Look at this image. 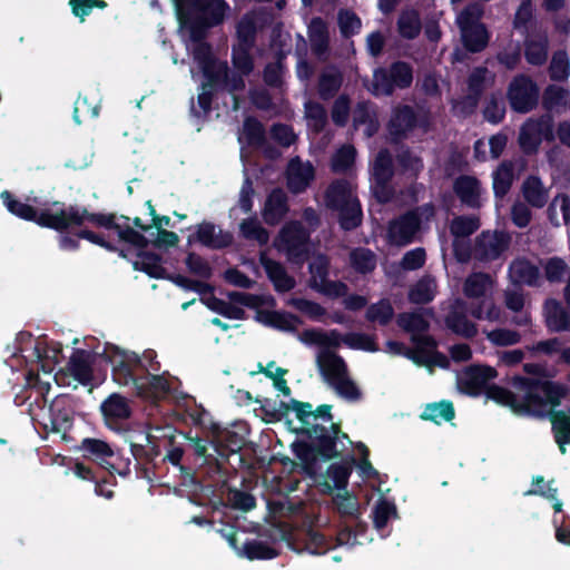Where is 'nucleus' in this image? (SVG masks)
Returning <instances> with one entry per match:
<instances>
[{
    "label": "nucleus",
    "mask_w": 570,
    "mask_h": 570,
    "mask_svg": "<svg viewBox=\"0 0 570 570\" xmlns=\"http://www.w3.org/2000/svg\"><path fill=\"white\" fill-rule=\"evenodd\" d=\"M511 385L517 392L522 393L521 397L497 384H490L484 393L489 400L510 407L517 415L524 416H543L547 405H560L561 400L569 393L564 384L542 377L515 375Z\"/></svg>",
    "instance_id": "obj_1"
},
{
    "label": "nucleus",
    "mask_w": 570,
    "mask_h": 570,
    "mask_svg": "<svg viewBox=\"0 0 570 570\" xmlns=\"http://www.w3.org/2000/svg\"><path fill=\"white\" fill-rule=\"evenodd\" d=\"M297 433L305 435L309 441L293 442L292 451L299 460L303 472L308 478L316 479L320 476L318 460L327 462L341 456L342 450L337 449L341 424L332 422L330 428L313 424L309 428H302Z\"/></svg>",
    "instance_id": "obj_2"
},
{
    "label": "nucleus",
    "mask_w": 570,
    "mask_h": 570,
    "mask_svg": "<svg viewBox=\"0 0 570 570\" xmlns=\"http://www.w3.org/2000/svg\"><path fill=\"white\" fill-rule=\"evenodd\" d=\"M0 198L9 213L23 220L33 222L40 227L59 233L73 227L70 216L71 213L78 209V205L66 206L65 203L56 200L51 204V207L38 210L33 206L14 198L9 190H3Z\"/></svg>",
    "instance_id": "obj_3"
},
{
    "label": "nucleus",
    "mask_w": 570,
    "mask_h": 570,
    "mask_svg": "<svg viewBox=\"0 0 570 570\" xmlns=\"http://www.w3.org/2000/svg\"><path fill=\"white\" fill-rule=\"evenodd\" d=\"M73 227H88L91 225L97 228L106 230H114L117 233L120 242L129 244L138 250L146 249L149 245L148 238L140 232L129 226L130 218L125 215L119 217L115 213H100L89 212L85 206H79L70 216Z\"/></svg>",
    "instance_id": "obj_4"
},
{
    "label": "nucleus",
    "mask_w": 570,
    "mask_h": 570,
    "mask_svg": "<svg viewBox=\"0 0 570 570\" xmlns=\"http://www.w3.org/2000/svg\"><path fill=\"white\" fill-rule=\"evenodd\" d=\"M19 338V352L26 363L30 364L26 380L27 384L31 386L39 381L40 371L50 374L55 370L61 348L49 346L46 336L33 340L28 332H21Z\"/></svg>",
    "instance_id": "obj_5"
},
{
    "label": "nucleus",
    "mask_w": 570,
    "mask_h": 570,
    "mask_svg": "<svg viewBox=\"0 0 570 570\" xmlns=\"http://www.w3.org/2000/svg\"><path fill=\"white\" fill-rule=\"evenodd\" d=\"M413 67L404 60H396L373 71L370 92L375 97H391L396 90L409 89L413 83Z\"/></svg>",
    "instance_id": "obj_6"
},
{
    "label": "nucleus",
    "mask_w": 570,
    "mask_h": 570,
    "mask_svg": "<svg viewBox=\"0 0 570 570\" xmlns=\"http://www.w3.org/2000/svg\"><path fill=\"white\" fill-rule=\"evenodd\" d=\"M482 14L483 9L479 3H470L462 9L456 18L462 45L471 53H479L489 45V31L480 21Z\"/></svg>",
    "instance_id": "obj_7"
},
{
    "label": "nucleus",
    "mask_w": 570,
    "mask_h": 570,
    "mask_svg": "<svg viewBox=\"0 0 570 570\" xmlns=\"http://www.w3.org/2000/svg\"><path fill=\"white\" fill-rule=\"evenodd\" d=\"M78 451L83 459L96 462L101 469L108 472L115 471L121 476H126L130 473V459L122 458L118 451L101 439H82L78 445Z\"/></svg>",
    "instance_id": "obj_8"
},
{
    "label": "nucleus",
    "mask_w": 570,
    "mask_h": 570,
    "mask_svg": "<svg viewBox=\"0 0 570 570\" xmlns=\"http://www.w3.org/2000/svg\"><path fill=\"white\" fill-rule=\"evenodd\" d=\"M101 357L111 365L112 380L121 386L129 384L136 386L140 376L138 371L146 370V365L137 353L120 350L116 345H106Z\"/></svg>",
    "instance_id": "obj_9"
},
{
    "label": "nucleus",
    "mask_w": 570,
    "mask_h": 570,
    "mask_svg": "<svg viewBox=\"0 0 570 570\" xmlns=\"http://www.w3.org/2000/svg\"><path fill=\"white\" fill-rule=\"evenodd\" d=\"M229 4L225 0H207L200 14L179 20L181 26L189 31L190 40L206 39L209 29L220 26L229 11Z\"/></svg>",
    "instance_id": "obj_10"
},
{
    "label": "nucleus",
    "mask_w": 570,
    "mask_h": 570,
    "mask_svg": "<svg viewBox=\"0 0 570 570\" xmlns=\"http://www.w3.org/2000/svg\"><path fill=\"white\" fill-rule=\"evenodd\" d=\"M540 89L528 75H517L507 89L510 108L517 114H528L538 107Z\"/></svg>",
    "instance_id": "obj_11"
},
{
    "label": "nucleus",
    "mask_w": 570,
    "mask_h": 570,
    "mask_svg": "<svg viewBox=\"0 0 570 570\" xmlns=\"http://www.w3.org/2000/svg\"><path fill=\"white\" fill-rule=\"evenodd\" d=\"M511 236L504 230H482L474 239L472 256L480 263L499 259L510 247Z\"/></svg>",
    "instance_id": "obj_12"
},
{
    "label": "nucleus",
    "mask_w": 570,
    "mask_h": 570,
    "mask_svg": "<svg viewBox=\"0 0 570 570\" xmlns=\"http://www.w3.org/2000/svg\"><path fill=\"white\" fill-rule=\"evenodd\" d=\"M396 323L403 331L412 334L411 341L416 346L417 352L425 354L428 350L436 348V340L432 335L424 334L430 328V322L424 317L423 313H400Z\"/></svg>",
    "instance_id": "obj_13"
},
{
    "label": "nucleus",
    "mask_w": 570,
    "mask_h": 570,
    "mask_svg": "<svg viewBox=\"0 0 570 570\" xmlns=\"http://www.w3.org/2000/svg\"><path fill=\"white\" fill-rule=\"evenodd\" d=\"M289 262L301 265L308 257V230L299 222L286 224L279 232Z\"/></svg>",
    "instance_id": "obj_14"
},
{
    "label": "nucleus",
    "mask_w": 570,
    "mask_h": 570,
    "mask_svg": "<svg viewBox=\"0 0 570 570\" xmlns=\"http://www.w3.org/2000/svg\"><path fill=\"white\" fill-rule=\"evenodd\" d=\"M75 410L69 400L63 396L56 397L49 405L48 415L40 422L46 432L60 434L67 440V433L73 426Z\"/></svg>",
    "instance_id": "obj_15"
},
{
    "label": "nucleus",
    "mask_w": 570,
    "mask_h": 570,
    "mask_svg": "<svg viewBox=\"0 0 570 570\" xmlns=\"http://www.w3.org/2000/svg\"><path fill=\"white\" fill-rule=\"evenodd\" d=\"M355 464L356 459L353 455H348L341 462L330 464L325 476L318 473L320 476L314 479L320 492L331 495L335 489L338 492L347 490L348 480Z\"/></svg>",
    "instance_id": "obj_16"
},
{
    "label": "nucleus",
    "mask_w": 570,
    "mask_h": 570,
    "mask_svg": "<svg viewBox=\"0 0 570 570\" xmlns=\"http://www.w3.org/2000/svg\"><path fill=\"white\" fill-rule=\"evenodd\" d=\"M419 125V117L415 109L405 104L393 107L391 117L386 124L391 142L397 144L405 139Z\"/></svg>",
    "instance_id": "obj_17"
},
{
    "label": "nucleus",
    "mask_w": 570,
    "mask_h": 570,
    "mask_svg": "<svg viewBox=\"0 0 570 570\" xmlns=\"http://www.w3.org/2000/svg\"><path fill=\"white\" fill-rule=\"evenodd\" d=\"M100 412L106 426L117 432L124 430L126 422L132 414L127 397L118 393H112L102 401Z\"/></svg>",
    "instance_id": "obj_18"
},
{
    "label": "nucleus",
    "mask_w": 570,
    "mask_h": 570,
    "mask_svg": "<svg viewBox=\"0 0 570 570\" xmlns=\"http://www.w3.org/2000/svg\"><path fill=\"white\" fill-rule=\"evenodd\" d=\"M497 375L498 372L492 366L470 365L459 380L460 390L469 396L476 397L487 391L490 385L489 382L495 379Z\"/></svg>",
    "instance_id": "obj_19"
},
{
    "label": "nucleus",
    "mask_w": 570,
    "mask_h": 570,
    "mask_svg": "<svg viewBox=\"0 0 570 570\" xmlns=\"http://www.w3.org/2000/svg\"><path fill=\"white\" fill-rule=\"evenodd\" d=\"M188 244L199 243L209 249H224L232 246L234 236L223 229L216 230L215 224L204 220L197 225L195 234L188 236Z\"/></svg>",
    "instance_id": "obj_20"
},
{
    "label": "nucleus",
    "mask_w": 570,
    "mask_h": 570,
    "mask_svg": "<svg viewBox=\"0 0 570 570\" xmlns=\"http://www.w3.org/2000/svg\"><path fill=\"white\" fill-rule=\"evenodd\" d=\"M421 217L415 210L406 212L390 223L389 237L391 243L405 246L414 240L421 228Z\"/></svg>",
    "instance_id": "obj_21"
},
{
    "label": "nucleus",
    "mask_w": 570,
    "mask_h": 570,
    "mask_svg": "<svg viewBox=\"0 0 570 570\" xmlns=\"http://www.w3.org/2000/svg\"><path fill=\"white\" fill-rule=\"evenodd\" d=\"M210 443L216 453L222 458H228L230 454L239 452L244 444L245 438L235 430L223 428L217 423L210 426Z\"/></svg>",
    "instance_id": "obj_22"
},
{
    "label": "nucleus",
    "mask_w": 570,
    "mask_h": 570,
    "mask_svg": "<svg viewBox=\"0 0 570 570\" xmlns=\"http://www.w3.org/2000/svg\"><path fill=\"white\" fill-rule=\"evenodd\" d=\"M466 314V303L463 299L458 298L448 312L444 323L446 328L455 335L470 340L478 334V327L475 323L468 318Z\"/></svg>",
    "instance_id": "obj_23"
},
{
    "label": "nucleus",
    "mask_w": 570,
    "mask_h": 570,
    "mask_svg": "<svg viewBox=\"0 0 570 570\" xmlns=\"http://www.w3.org/2000/svg\"><path fill=\"white\" fill-rule=\"evenodd\" d=\"M258 261L277 293H287L295 288V278L287 273L282 263L268 257L265 252L259 254Z\"/></svg>",
    "instance_id": "obj_24"
},
{
    "label": "nucleus",
    "mask_w": 570,
    "mask_h": 570,
    "mask_svg": "<svg viewBox=\"0 0 570 570\" xmlns=\"http://www.w3.org/2000/svg\"><path fill=\"white\" fill-rule=\"evenodd\" d=\"M481 181L471 175H460L453 181V191L460 202L472 209H479L481 203Z\"/></svg>",
    "instance_id": "obj_25"
},
{
    "label": "nucleus",
    "mask_w": 570,
    "mask_h": 570,
    "mask_svg": "<svg viewBox=\"0 0 570 570\" xmlns=\"http://www.w3.org/2000/svg\"><path fill=\"white\" fill-rule=\"evenodd\" d=\"M289 212L287 194L281 187L272 189L267 195L262 216L268 226L278 225Z\"/></svg>",
    "instance_id": "obj_26"
},
{
    "label": "nucleus",
    "mask_w": 570,
    "mask_h": 570,
    "mask_svg": "<svg viewBox=\"0 0 570 570\" xmlns=\"http://www.w3.org/2000/svg\"><path fill=\"white\" fill-rule=\"evenodd\" d=\"M557 406H546V414L539 419L549 417L556 443L561 454H566V445L570 444V415L562 410H554Z\"/></svg>",
    "instance_id": "obj_27"
},
{
    "label": "nucleus",
    "mask_w": 570,
    "mask_h": 570,
    "mask_svg": "<svg viewBox=\"0 0 570 570\" xmlns=\"http://www.w3.org/2000/svg\"><path fill=\"white\" fill-rule=\"evenodd\" d=\"M509 276L514 285L539 287L540 269L527 257L514 258L509 266Z\"/></svg>",
    "instance_id": "obj_28"
},
{
    "label": "nucleus",
    "mask_w": 570,
    "mask_h": 570,
    "mask_svg": "<svg viewBox=\"0 0 570 570\" xmlns=\"http://www.w3.org/2000/svg\"><path fill=\"white\" fill-rule=\"evenodd\" d=\"M316 363L320 373L330 385L347 374V366L344 358L333 351H321L317 355Z\"/></svg>",
    "instance_id": "obj_29"
},
{
    "label": "nucleus",
    "mask_w": 570,
    "mask_h": 570,
    "mask_svg": "<svg viewBox=\"0 0 570 570\" xmlns=\"http://www.w3.org/2000/svg\"><path fill=\"white\" fill-rule=\"evenodd\" d=\"M546 326L552 333L570 332V311L556 298H547L543 303Z\"/></svg>",
    "instance_id": "obj_30"
},
{
    "label": "nucleus",
    "mask_w": 570,
    "mask_h": 570,
    "mask_svg": "<svg viewBox=\"0 0 570 570\" xmlns=\"http://www.w3.org/2000/svg\"><path fill=\"white\" fill-rule=\"evenodd\" d=\"M227 297L230 303L226 304L223 316L229 320H245L246 317L245 311L235 304H239L248 308H257L263 304L262 296L246 292H228Z\"/></svg>",
    "instance_id": "obj_31"
},
{
    "label": "nucleus",
    "mask_w": 570,
    "mask_h": 570,
    "mask_svg": "<svg viewBox=\"0 0 570 570\" xmlns=\"http://www.w3.org/2000/svg\"><path fill=\"white\" fill-rule=\"evenodd\" d=\"M68 373L80 384L88 385L92 380V361L90 352L83 348H76L68 363Z\"/></svg>",
    "instance_id": "obj_32"
},
{
    "label": "nucleus",
    "mask_w": 570,
    "mask_h": 570,
    "mask_svg": "<svg viewBox=\"0 0 570 570\" xmlns=\"http://www.w3.org/2000/svg\"><path fill=\"white\" fill-rule=\"evenodd\" d=\"M140 396L159 397L170 392V385L166 377L158 374H151L148 368L138 377L135 386Z\"/></svg>",
    "instance_id": "obj_33"
},
{
    "label": "nucleus",
    "mask_w": 570,
    "mask_h": 570,
    "mask_svg": "<svg viewBox=\"0 0 570 570\" xmlns=\"http://www.w3.org/2000/svg\"><path fill=\"white\" fill-rule=\"evenodd\" d=\"M136 255L139 259L132 262V268L135 271L144 272L155 279L166 278L167 271L163 266L164 258L161 255L146 249L138 250Z\"/></svg>",
    "instance_id": "obj_34"
},
{
    "label": "nucleus",
    "mask_w": 570,
    "mask_h": 570,
    "mask_svg": "<svg viewBox=\"0 0 570 570\" xmlns=\"http://www.w3.org/2000/svg\"><path fill=\"white\" fill-rule=\"evenodd\" d=\"M549 39L546 33H537L524 40V58L531 66L541 67L548 60Z\"/></svg>",
    "instance_id": "obj_35"
},
{
    "label": "nucleus",
    "mask_w": 570,
    "mask_h": 570,
    "mask_svg": "<svg viewBox=\"0 0 570 570\" xmlns=\"http://www.w3.org/2000/svg\"><path fill=\"white\" fill-rule=\"evenodd\" d=\"M354 197L350 181L344 178L333 180L324 193L325 204L331 210L352 203Z\"/></svg>",
    "instance_id": "obj_36"
},
{
    "label": "nucleus",
    "mask_w": 570,
    "mask_h": 570,
    "mask_svg": "<svg viewBox=\"0 0 570 570\" xmlns=\"http://www.w3.org/2000/svg\"><path fill=\"white\" fill-rule=\"evenodd\" d=\"M521 191L527 204L533 208H543L548 203V189L538 176H528L522 183Z\"/></svg>",
    "instance_id": "obj_37"
},
{
    "label": "nucleus",
    "mask_w": 570,
    "mask_h": 570,
    "mask_svg": "<svg viewBox=\"0 0 570 570\" xmlns=\"http://www.w3.org/2000/svg\"><path fill=\"white\" fill-rule=\"evenodd\" d=\"M514 180V166L503 160L492 173V189L497 199H503L510 191Z\"/></svg>",
    "instance_id": "obj_38"
},
{
    "label": "nucleus",
    "mask_w": 570,
    "mask_h": 570,
    "mask_svg": "<svg viewBox=\"0 0 570 570\" xmlns=\"http://www.w3.org/2000/svg\"><path fill=\"white\" fill-rule=\"evenodd\" d=\"M348 264L357 274L367 275L375 271L377 257L367 247H355L348 254Z\"/></svg>",
    "instance_id": "obj_39"
},
{
    "label": "nucleus",
    "mask_w": 570,
    "mask_h": 570,
    "mask_svg": "<svg viewBox=\"0 0 570 570\" xmlns=\"http://www.w3.org/2000/svg\"><path fill=\"white\" fill-rule=\"evenodd\" d=\"M343 83V76L340 70L332 67L323 71L318 77L317 92L322 100L333 99L340 91Z\"/></svg>",
    "instance_id": "obj_40"
},
{
    "label": "nucleus",
    "mask_w": 570,
    "mask_h": 570,
    "mask_svg": "<svg viewBox=\"0 0 570 570\" xmlns=\"http://www.w3.org/2000/svg\"><path fill=\"white\" fill-rule=\"evenodd\" d=\"M334 210L338 212V225L342 230L352 232L362 225L363 210L357 197H354L352 203H348L341 208H335Z\"/></svg>",
    "instance_id": "obj_41"
},
{
    "label": "nucleus",
    "mask_w": 570,
    "mask_h": 570,
    "mask_svg": "<svg viewBox=\"0 0 570 570\" xmlns=\"http://www.w3.org/2000/svg\"><path fill=\"white\" fill-rule=\"evenodd\" d=\"M455 416V410L453 403L448 400L440 402L429 403L420 414V419L423 421H431L440 425L442 422H450Z\"/></svg>",
    "instance_id": "obj_42"
},
{
    "label": "nucleus",
    "mask_w": 570,
    "mask_h": 570,
    "mask_svg": "<svg viewBox=\"0 0 570 570\" xmlns=\"http://www.w3.org/2000/svg\"><path fill=\"white\" fill-rule=\"evenodd\" d=\"M396 24L399 35L406 40H413L419 37L422 29L420 13L413 8L402 10Z\"/></svg>",
    "instance_id": "obj_43"
},
{
    "label": "nucleus",
    "mask_w": 570,
    "mask_h": 570,
    "mask_svg": "<svg viewBox=\"0 0 570 570\" xmlns=\"http://www.w3.org/2000/svg\"><path fill=\"white\" fill-rule=\"evenodd\" d=\"M238 554L248 560H271L278 556V551L267 542L248 539L240 547Z\"/></svg>",
    "instance_id": "obj_44"
},
{
    "label": "nucleus",
    "mask_w": 570,
    "mask_h": 570,
    "mask_svg": "<svg viewBox=\"0 0 570 570\" xmlns=\"http://www.w3.org/2000/svg\"><path fill=\"white\" fill-rule=\"evenodd\" d=\"M311 47L314 53L323 55L328 49V30L325 21L321 17L312 19L308 27Z\"/></svg>",
    "instance_id": "obj_45"
},
{
    "label": "nucleus",
    "mask_w": 570,
    "mask_h": 570,
    "mask_svg": "<svg viewBox=\"0 0 570 570\" xmlns=\"http://www.w3.org/2000/svg\"><path fill=\"white\" fill-rule=\"evenodd\" d=\"M541 266L543 268L544 278L550 284H560L567 278H570V267L562 257H549L541 263Z\"/></svg>",
    "instance_id": "obj_46"
},
{
    "label": "nucleus",
    "mask_w": 570,
    "mask_h": 570,
    "mask_svg": "<svg viewBox=\"0 0 570 570\" xmlns=\"http://www.w3.org/2000/svg\"><path fill=\"white\" fill-rule=\"evenodd\" d=\"M315 178V170L311 164L298 166L289 173L287 187L294 194H301L307 189Z\"/></svg>",
    "instance_id": "obj_47"
},
{
    "label": "nucleus",
    "mask_w": 570,
    "mask_h": 570,
    "mask_svg": "<svg viewBox=\"0 0 570 570\" xmlns=\"http://www.w3.org/2000/svg\"><path fill=\"white\" fill-rule=\"evenodd\" d=\"M257 27L252 13H245L236 24L237 46L253 48L255 46Z\"/></svg>",
    "instance_id": "obj_48"
},
{
    "label": "nucleus",
    "mask_w": 570,
    "mask_h": 570,
    "mask_svg": "<svg viewBox=\"0 0 570 570\" xmlns=\"http://www.w3.org/2000/svg\"><path fill=\"white\" fill-rule=\"evenodd\" d=\"M265 318V323L268 326L284 332H294L302 324L299 316L289 312H267Z\"/></svg>",
    "instance_id": "obj_49"
},
{
    "label": "nucleus",
    "mask_w": 570,
    "mask_h": 570,
    "mask_svg": "<svg viewBox=\"0 0 570 570\" xmlns=\"http://www.w3.org/2000/svg\"><path fill=\"white\" fill-rule=\"evenodd\" d=\"M76 236L79 238H83L89 243L97 245L110 253H117L120 257L127 258L129 249L119 248L116 244L108 240L102 233H97L88 227H80V229L76 233Z\"/></svg>",
    "instance_id": "obj_50"
},
{
    "label": "nucleus",
    "mask_w": 570,
    "mask_h": 570,
    "mask_svg": "<svg viewBox=\"0 0 570 570\" xmlns=\"http://www.w3.org/2000/svg\"><path fill=\"white\" fill-rule=\"evenodd\" d=\"M304 108L305 117L308 120L313 131L315 134L323 132L328 122L325 107L317 101L308 100L305 102Z\"/></svg>",
    "instance_id": "obj_51"
},
{
    "label": "nucleus",
    "mask_w": 570,
    "mask_h": 570,
    "mask_svg": "<svg viewBox=\"0 0 570 570\" xmlns=\"http://www.w3.org/2000/svg\"><path fill=\"white\" fill-rule=\"evenodd\" d=\"M479 228L480 219L476 216L460 215L450 223V233L455 239L469 237Z\"/></svg>",
    "instance_id": "obj_52"
},
{
    "label": "nucleus",
    "mask_w": 570,
    "mask_h": 570,
    "mask_svg": "<svg viewBox=\"0 0 570 570\" xmlns=\"http://www.w3.org/2000/svg\"><path fill=\"white\" fill-rule=\"evenodd\" d=\"M491 284V276L487 273H473L466 277L463 284V294L468 298H480L485 295Z\"/></svg>",
    "instance_id": "obj_53"
},
{
    "label": "nucleus",
    "mask_w": 570,
    "mask_h": 570,
    "mask_svg": "<svg viewBox=\"0 0 570 570\" xmlns=\"http://www.w3.org/2000/svg\"><path fill=\"white\" fill-rule=\"evenodd\" d=\"M394 316V308L386 298L380 299L377 303L371 304L365 313L368 322H377L380 325H387Z\"/></svg>",
    "instance_id": "obj_54"
},
{
    "label": "nucleus",
    "mask_w": 570,
    "mask_h": 570,
    "mask_svg": "<svg viewBox=\"0 0 570 570\" xmlns=\"http://www.w3.org/2000/svg\"><path fill=\"white\" fill-rule=\"evenodd\" d=\"M569 91L557 85H548L542 94V108L550 114L558 107L567 105Z\"/></svg>",
    "instance_id": "obj_55"
},
{
    "label": "nucleus",
    "mask_w": 570,
    "mask_h": 570,
    "mask_svg": "<svg viewBox=\"0 0 570 570\" xmlns=\"http://www.w3.org/2000/svg\"><path fill=\"white\" fill-rule=\"evenodd\" d=\"M200 70L207 80L202 87H209L217 90L219 86L224 85V81L228 76L229 68L226 61H218L216 59L214 65L206 66Z\"/></svg>",
    "instance_id": "obj_56"
},
{
    "label": "nucleus",
    "mask_w": 570,
    "mask_h": 570,
    "mask_svg": "<svg viewBox=\"0 0 570 570\" xmlns=\"http://www.w3.org/2000/svg\"><path fill=\"white\" fill-rule=\"evenodd\" d=\"M570 75V61L566 50L553 52L550 66L549 77L552 81H566Z\"/></svg>",
    "instance_id": "obj_57"
},
{
    "label": "nucleus",
    "mask_w": 570,
    "mask_h": 570,
    "mask_svg": "<svg viewBox=\"0 0 570 570\" xmlns=\"http://www.w3.org/2000/svg\"><path fill=\"white\" fill-rule=\"evenodd\" d=\"M396 161L402 173L413 178H417L424 167L422 158L415 155L410 148L401 150L396 155Z\"/></svg>",
    "instance_id": "obj_58"
},
{
    "label": "nucleus",
    "mask_w": 570,
    "mask_h": 570,
    "mask_svg": "<svg viewBox=\"0 0 570 570\" xmlns=\"http://www.w3.org/2000/svg\"><path fill=\"white\" fill-rule=\"evenodd\" d=\"M356 149L352 145H343L340 147L331 159V170L333 173H345L355 163Z\"/></svg>",
    "instance_id": "obj_59"
},
{
    "label": "nucleus",
    "mask_w": 570,
    "mask_h": 570,
    "mask_svg": "<svg viewBox=\"0 0 570 570\" xmlns=\"http://www.w3.org/2000/svg\"><path fill=\"white\" fill-rule=\"evenodd\" d=\"M432 285L433 281L430 277L419 279L409 291V301L417 305L429 304L435 296Z\"/></svg>",
    "instance_id": "obj_60"
},
{
    "label": "nucleus",
    "mask_w": 570,
    "mask_h": 570,
    "mask_svg": "<svg viewBox=\"0 0 570 570\" xmlns=\"http://www.w3.org/2000/svg\"><path fill=\"white\" fill-rule=\"evenodd\" d=\"M535 131L537 130L530 119H528L521 126L519 134V145L527 155L537 153L540 145L542 144L541 138Z\"/></svg>",
    "instance_id": "obj_61"
},
{
    "label": "nucleus",
    "mask_w": 570,
    "mask_h": 570,
    "mask_svg": "<svg viewBox=\"0 0 570 570\" xmlns=\"http://www.w3.org/2000/svg\"><path fill=\"white\" fill-rule=\"evenodd\" d=\"M244 134L249 146L262 147L266 142L264 125L254 116L245 118Z\"/></svg>",
    "instance_id": "obj_62"
},
{
    "label": "nucleus",
    "mask_w": 570,
    "mask_h": 570,
    "mask_svg": "<svg viewBox=\"0 0 570 570\" xmlns=\"http://www.w3.org/2000/svg\"><path fill=\"white\" fill-rule=\"evenodd\" d=\"M394 176L393 159L391 154L384 149L381 150L374 161L373 177L382 183L391 181Z\"/></svg>",
    "instance_id": "obj_63"
},
{
    "label": "nucleus",
    "mask_w": 570,
    "mask_h": 570,
    "mask_svg": "<svg viewBox=\"0 0 570 570\" xmlns=\"http://www.w3.org/2000/svg\"><path fill=\"white\" fill-rule=\"evenodd\" d=\"M505 102L499 95L491 94L483 108V118L493 125H498L503 121L505 117Z\"/></svg>",
    "instance_id": "obj_64"
}]
</instances>
